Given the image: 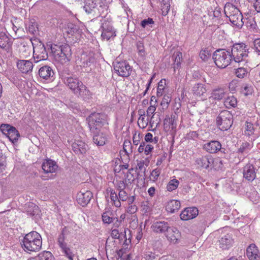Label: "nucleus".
Returning a JSON list of instances; mask_svg holds the SVG:
<instances>
[{"instance_id": "f257e3e1", "label": "nucleus", "mask_w": 260, "mask_h": 260, "mask_svg": "<svg viewBox=\"0 0 260 260\" xmlns=\"http://www.w3.org/2000/svg\"><path fill=\"white\" fill-rule=\"evenodd\" d=\"M61 79L64 84L75 95L80 96L83 98L90 95V92L87 87L76 75L64 74L62 75Z\"/></svg>"}, {"instance_id": "f03ea898", "label": "nucleus", "mask_w": 260, "mask_h": 260, "mask_svg": "<svg viewBox=\"0 0 260 260\" xmlns=\"http://www.w3.org/2000/svg\"><path fill=\"white\" fill-rule=\"evenodd\" d=\"M41 236L36 231H32L25 235L21 242L22 247L27 252L39 251L42 247Z\"/></svg>"}, {"instance_id": "7ed1b4c3", "label": "nucleus", "mask_w": 260, "mask_h": 260, "mask_svg": "<svg viewBox=\"0 0 260 260\" xmlns=\"http://www.w3.org/2000/svg\"><path fill=\"white\" fill-rule=\"evenodd\" d=\"M224 12L233 25L239 28L243 26L244 24L243 15L234 5L230 3H226L224 8Z\"/></svg>"}, {"instance_id": "20e7f679", "label": "nucleus", "mask_w": 260, "mask_h": 260, "mask_svg": "<svg viewBox=\"0 0 260 260\" xmlns=\"http://www.w3.org/2000/svg\"><path fill=\"white\" fill-rule=\"evenodd\" d=\"M51 53L56 60L64 63L70 60L71 56V49L68 44L58 45L51 44L50 46Z\"/></svg>"}, {"instance_id": "39448f33", "label": "nucleus", "mask_w": 260, "mask_h": 260, "mask_svg": "<svg viewBox=\"0 0 260 260\" xmlns=\"http://www.w3.org/2000/svg\"><path fill=\"white\" fill-rule=\"evenodd\" d=\"M76 64L86 73L90 72L94 67L95 59L92 52H84L77 56Z\"/></svg>"}, {"instance_id": "423d86ee", "label": "nucleus", "mask_w": 260, "mask_h": 260, "mask_svg": "<svg viewBox=\"0 0 260 260\" xmlns=\"http://www.w3.org/2000/svg\"><path fill=\"white\" fill-rule=\"evenodd\" d=\"M88 126L92 133L100 131V128L107 123V116L104 114L93 113L91 114L87 118Z\"/></svg>"}, {"instance_id": "0eeeda50", "label": "nucleus", "mask_w": 260, "mask_h": 260, "mask_svg": "<svg viewBox=\"0 0 260 260\" xmlns=\"http://www.w3.org/2000/svg\"><path fill=\"white\" fill-rule=\"evenodd\" d=\"M213 59L218 68H225L232 60L231 52L225 49H218L213 53Z\"/></svg>"}, {"instance_id": "6e6552de", "label": "nucleus", "mask_w": 260, "mask_h": 260, "mask_svg": "<svg viewBox=\"0 0 260 260\" xmlns=\"http://www.w3.org/2000/svg\"><path fill=\"white\" fill-rule=\"evenodd\" d=\"M230 52L232 58L236 62L245 60L249 53L247 46L244 43L234 44Z\"/></svg>"}, {"instance_id": "1a4fd4ad", "label": "nucleus", "mask_w": 260, "mask_h": 260, "mask_svg": "<svg viewBox=\"0 0 260 260\" xmlns=\"http://www.w3.org/2000/svg\"><path fill=\"white\" fill-rule=\"evenodd\" d=\"M233 122V116L228 110L222 111L216 118V123L220 129L224 131L229 129Z\"/></svg>"}, {"instance_id": "9d476101", "label": "nucleus", "mask_w": 260, "mask_h": 260, "mask_svg": "<svg viewBox=\"0 0 260 260\" xmlns=\"http://www.w3.org/2000/svg\"><path fill=\"white\" fill-rule=\"evenodd\" d=\"M220 236L218 242L220 248L223 249H229L234 243L233 235L228 228H224L219 230Z\"/></svg>"}, {"instance_id": "9b49d317", "label": "nucleus", "mask_w": 260, "mask_h": 260, "mask_svg": "<svg viewBox=\"0 0 260 260\" xmlns=\"http://www.w3.org/2000/svg\"><path fill=\"white\" fill-rule=\"evenodd\" d=\"M2 133L6 135L13 144L17 142L20 137L19 132L15 127L9 124H2L0 127Z\"/></svg>"}, {"instance_id": "f8f14e48", "label": "nucleus", "mask_w": 260, "mask_h": 260, "mask_svg": "<svg viewBox=\"0 0 260 260\" xmlns=\"http://www.w3.org/2000/svg\"><path fill=\"white\" fill-rule=\"evenodd\" d=\"M114 69L118 76L123 77H128L132 72L131 67L125 61L116 62L114 65Z\"/></svg>"}, {"instance_id": "ddd939ff", "label": "nucleus", "mask_w": 260, "mask_h": 260, "mask_svg": "<svg viewBox=\"0 0 260 260\" xmlns=\"http://www.w3.org/2000/svg\"><path fill=\"white\" fill-rule=\"evenodd\" d=\"M33 56L36 62L45 60L48 58V53L43 44L39 42L36 46L33 45Z\"/></svg>"}, {"instance_id": "4468645a", "label": "nucleus", "mask_w": 260, "mask_h": 260, "mask_svg": "<svg viewBox=\"0 0 260 260\" xmlns=\"http://www.w3.org/2000/svg\"><path fill=\"white\" fill-rule=\"evenodd\" d=\"M13 42L4 32H0V47L5 50L9 55L11 56L12 53Z\"/></svg>"}, {"instance_id": "2eb2a0df", "label": "nucleus", "mask_w": 260, "mask_h": 260, "mask_svg": "<svg viewBox=\"0 0 260 260\" xmlns=\"http://www.w3.org/2000/svg\"><path fill=\"white\" fill-rule=\"evenodd\" d=\"M57 244L64 254L70 259H72L73 254L71 249L68 247L67 243L65 242V235L63 231L58 237Z\"/></svg>"}, {"instance_id": "dca6fc26", "label": "nucleus", "mask_w": 260, "mask_h": 260, "mask_svg": "<svg viewBox=\"0 0 260 260\" xmlns=\"http://www.w3.org/2000/svg\"><path fill=\"white\" fill-rule=\"evenodd\" d=\"M92 197L90 191L81 190L77 195V201L78 204L84 207L89 203Z\"/></svg>"}, {"instance_id": "f3484780", "label": "nucleus", "mask_w": 260, "mask_h": 260, "mask_svg": "<svg viewBox=\"0 0 260 260\" xmlns=\"http://www.w3.org/2000/svg\"><path fill=\"white\" fill-rule=\"evenodd\" d=\"M213 157L210 155H206L197 158L195 160L196 165L201 169H207L209 168L213 162Z\"/></svg>"}, {"instance_id": "a211bd4d", "label": "nucleus", "mask_w": 260, "mask_h": 260, "mask_svg": "<svg viewBox=\"0 0 260 260\" xmlns=\"http://www.w3.org/2000/svg\"><path fill=\"white\" fill-rule=\"evenodd\" d=\"M176 126L177 122L175 115L166 117L164 121V127L166 132L172 131V133H175Z\"/></svg>"}, {"instance_id": "6ab92c4d", "label": "nucleus", "mask_w": 260, "mask_h": 260, "mask_svg": "<svg viewBox=\"0 0 260 260\" xmlns=\"http://www.w3.org/2000/svg\"><path fill=\"white\" fill-rule=\"evenodd\" d=\"M39 75L40 78L49 81L54 79V73L52 69L48 66H44L39 70Z\"/></svg>"}, {"instance_id": "aec40b11", "label": "nucleus", "mask_w": 260, "mask_h": 260, "mask_svg": "<svg viewBox=\"0 0 260 260\" xmlns=\"http://www.w3.org/2000/svg\"><path fill=\"white\" fill-rule=\"evenodd\" d=\"M198 214V210L195 207L185 208L180 214V218L183 220H188L192 219Z\"/></svg>"}, {"instance_id": "412c9836", "label": "nucleus", "mask_w": 260, "mask_h": 260, "mask_svg": "<svg viewBox=\"0 0 260 260\" xmlns=\"http://www.w3.org/2000/svg\"><path fill=\"white\" fill-rule=\"evenodd\" d=\"M243 177L249 181H252L256 177L253 165L248 164L243 168Z\"/></svg>"}, {"instance_id": "4be33fe9", "label": "nucleus", "mask_w": 260, "mask_h": 260, "mask_svg": "<svg viewBox=\"0 0 260 260\" xmlns=\"http://www.w3.org/2000/svg\"><path fill=\"white\" fill-rule=\"evenodd\" d=\"M169 227V223L165 221L154 222L151 225L153 232L158 234H165Z\"/></svg>"}, {"instance_id": "5701e85b", "label": "nucleus", "mask_w": 260, "mask_h": 260, "mask_svg": "<svg viewBox=\"0 0 260 260\" xmlns=\"http://www.w3.org/2000/svg\"><path fill=\"white\" fill-rule=\"evenodd\" d=\"M203 148L205 151L210 153H215L221 150V145L217 141H211L205 143Z\"/></svg>"}, {"instance_id": "b1692460", "label": "nucleus", "mask_w": 260, "mask_h": 260, "mask_svg": "<svg viewBox=\"0 0 260 260\" xmlns=\"http://www.w3.org/2000/svg\"><path fill=\"white\" fill-rule=\"evenodd\" d=\"M101 27L103 29L101 36L104 39L109 40L111 38L116 36L115 31L111 25H107L106 23L102 22Z\"/></svg>"}, {"instance_id": "393cba45", "label": "nucleus", "mask_w": 260, "mask_h": 260, "mask_svg": "<svg viewBox=\"0 0 260 260\" xmlns=\"http://www.w3.org/2000/svg\"><path fill=\"white\" fill-rule=\"evenodd\" d=\"M246 255L249 260H259L260 253L254 244H250L246 249Z\"/></svg>"}, {"instance_id": "a878e982", "label": "nucleus", "mask_w": 260, "mask_h": 260, "mask_svg": "<svg viewBox=\"0 0 260 260\" xmlns=\"http://www.w3.org/2000/svg\"><path fill=\"white\" fill-rule=\"evenodd\" d=\"M166 238L171 242L176 243L180 236L179 231L174 227L170 226L165 234Z\"/></svg>"}, {"instance_id": "bb28decb", "label": "nucleus", "mask_w": 260, "mask_h": 260, "mask_svg": "<svg viewBox=\"0 0 260 260\" xmlns=\"http://www.w3.org/2000/svg\"><path fill=\"white\" fill-rule=\"evenodd\" d=\"M18 69L23 73H28L33 68V64L28 60H19L17 63Z\"/></svg>"}, {"instance_id": "cd10ccee", "label": "nucleus", "mask_w": 260, "mask_h": 260, "mask_svg": "<svg viewBox=\"0 0 260 260\" xmlns=\"http://www.w3.org/2000/svg\"><path fill=\"white\" fill-rule=\"evenodd\" d=\"M72 149L77 154H84L88 149V145L82 141L78 140L72 144Z\"/></svg>"}, {"instance_id": "c85d7f7f", "label": "nucleus", "mask_w": 260, "mask_h": 260, "mask_svg": "<svg viewBox=\"0 0 260 260\" xmlns=\"http://www.w3.org/2000/svg\"><path fill=\"white\" fill-rule=\"evenodd\" d=\"M99 131L93 133V141L98 146H103L107 141V136L104 132L99 133Z\"/></svg>"}, {"instance_id": "c756f323", "label": "nucleus", "mask_w": 260, "mask_h": 260, "mask_svg": "<svg viewBox=\"0 0 260 260\" xmlns=\"http://www.w3.org/2000/svg\"><path fill=\"white\" fill-rule=\"evenodd\" d=\"M42 168L46 173H53L56 170L57 166L55 161L49 159L46 160L43 163Z\"/></svg>"}, {"instance_id": "7c9ffc66", "label": "nucleus", "mask_w": 260, "mask_h": 260, "mask_svg": "<svg viewBox=\"0 0 260 260\" xmlns=\"http://www.w3.org/2000/svg\"><path fill=\"white\" fill-rule=\"evenodd\" d=\"M97 6L96 3L91 0L88 1V2L86 3L83 7V9L88 14L93 13L94 15H96L99 13V12L96 13V11L99 10V8H97Z\"/></svg>"}, {"instance_id": "2f4dec72", "label": "nucleus", "mask_w": 260, "mask_h": 260, "mask_svg": "<svg viewBox=\"0 0 260 260\" xmlns=\"http://www.w3.org/2000/svg\"><path fill=\"white\" fill-rule=\"evenodd\" d=\"M26 212L28 215L34 217L39 214V207L32 203H28L26 205Z\"/></svg>"}, {"instance_id": "473e14b6", "label": "nucleus", "mask_w": 260, "mask_h": 260, "mask_svg": "<svg viewBox=\"0 0 260 260\" xmlns=\"http://www.w3.org/2000/svg\"><path fill=\"white\" fill-rule=\"evenodd\" d=\"M180 202L179 201L173 200L168 203L166 209L168 212L174 213L180 209Z\"/></svg>"}, {"instance_id": "72a5a7b5", "label": "nucleus", "mask_w": 260, "mask_h": 260, "mask_svg": "<svg viewBox=\"0 0 260 260\" xmlns=\"http://www.w3.org/2000/svg\"><path fill=\"white\" fill-rule=\"evenodd\" d=\"M225 94L226 91L223 88H217L212 91L211 97L216 100H221L224 98Z\"/></svg>"}, {"instance_id": "f704fd0d", "label": "nucleus", "mask_w": 260, "mask_h": 260, "mask_svg": "<svg viewBox=\"0 0 260 260\" xmlns=\"http://www.w3.org/2000/svg\"><path fill=\"white\" fill-rule=\"evenodd\" d=\"M102 221L105 224H109L112 223L115 220V217L113 216V214L110 211L104 212L102 215Z\"/></svg>"}, {"instance_id": "c9c22d12", "label": "nucleus", "mask_w": 260, "mask_h": 260, "mask_svg": "<svg viewBox=\"0 0 260 260\" xmlns=\"http://www.w3.org/2000/svg\"><path fill=\"white\" fill-rule=\"evenodd\" d=\"M252 147L253 144L252 143L244 142L240 145V147L238 148V151L239 153L247 154L249 153Z\"/></svg>"}, {"instance_id": "e433bc0d", "label": "nucleus", "mask_w": 260, "mask_h": 260, "mask_svg": "<svg viewBox=\"0 0 260 260\" xmlns=\"http://www.w3.org/2000/svg\"><path fill=\"white\" fill-rule=\"evenodd\" d=\"M154 24V21L151 18L144 19L140 23V26L146 30H150Z\"/></svg>"}, {"instance_id": "4c0bfd02", "label": "nucleus", "mask_w": 260, "mask_h": 260, "mask_svg": "<svg viewBox=\"0 0 260 260\" xmlns=\"http://www.w3.org/2000/svg\"><path fill=\"white\" fill-rule=\"evenodd\" d=\"M206 90L203 84L201 83L196 84L193 87V93L198 96L203 95Z\"/></svg>"}, {"instance_id": "58836bf2", "label": "nucleus", "mask_w": 260, "mask_h": 260, "mask_svg": "<svg viewBox=\"0 0 260 260\" xmlns=\"http://www.w3.org/2000/svg\"><path fill=\"white\" fill-rule=\"evenodd\" d=\"M237 104V99L234 96H228L224 102V106L229 109L235 107Z\"/></svg>"}, {"instance_id": "ea45409f", "label": "nucleus", "mask_w": 260, "mask_h": 260, "mask_svg": "<svg viewBox=\"0 0 260 260\" xmlns=\"http://www.w3.org/2000/svg\"><path fill=\"white\" fill-rule=\"evenodd\" d=\"M173 57L174 58V69L175 70L180 67L182 59V54L181 52L178 51L174 54Z\"/></svg>"}, {"instance_id": "a19ab883", "label": "nucleus", "mask_w": 260, "mask_h": 260, "mask_svg": "<svg viewBox=\"0 0 260 260\" xmlns=\"http://www.w3.org/2000/svg\"><path fill=\"white\" fill-rule=\"evenodd\" d=\"M137 48L139 55L142 58H144L146 57L147 53L144 48V43L142 41L137 42Z\"/></svg>"}, {"instance_id": "79ce46f5", "label": "nucleus", "mask_w": 260, "mask_h": 260, "mask_svg": "<svg viewBox=\"0 0 260 260\" xmlns=\"http://www.w3.org/2000/svg\"><path fill=\"white\" fill-rule=\"evenodd\" d=\"M255 129L253 127V125L252 123L246 121L245 122V129L244 131L245 135L247 136H250L252 135L254 133Z\"/></svg>"}, {"instance_id": "37998d69", "label": "nucleus", "mask_w": 260, "mask_h": 260, "mask_svg": "<svg viewBox=\"0 0 260 260\" xmlns=\"http://www.w3.org/2000/svg\"><path fill=\"white\" fill-rule=\"evenodd\" d=\"M110 198L113 204L117 208L121 206V204L119 200L118 195L115 192H111Z\"/></svg>"}, {"instance_id": "c03bdc74", "label": "nucleus", "mask_w": 260, "mask_h": 260, "mask_svg": "<svg viewBox=\"0 0 260 260\" xmlns=\"http://www.w3.org/2000/svg\"><path fill=\"white\" fill-rule=\"evenodd\" d=\"M110 198L113 204L117 208L121 206V204L119 200L118 195L115 192H111Z\"/></svg>"}, {"instance_id": "a18cd8bd", "label": "nucleus", "mask_w": 260, "mask_h": 260, "mask_svg": "<svg viewBox=\"0 0 260 260\" xmlns=\"http://www.w3.org/2000/svg\"><path fill=\"white\" fill-rule=\"evenodd\" d=\"M131 171H133V169L129 170L124 176L125 183L128 185L133 183L135 180V176L131 173Z\"/></svg>"}, {"instance_id": "49530a36", "label": "nucleus", "mask_w": 260, "mask_h": 260, "mask_svg": "<svg viewBox=\"0 0 260 260\" xmlns=\"http://www.w3.org/2000/svg\"><path fill=\"white\" fill-rule=\"evenodd\" d=\"M149 120L148 117L146 119L145 114H141L138 118V124L140 127L144 128L147 126Z\"/></svg>"}, {"instance_id": "de8ad7c7", "label": "nucleus", "mask_w": 260, "mask_h": 260, "mask_svg": "<svg viewBox=\"0 0 260 260\" xmlns=\"http://www.w3.org/2000/svg\"><path fill=\"white\" fill-rule=\"evenodd\" d=\"M179 184V182L176 179L170 180L167 186V189L169 191H172L176 189Z\"/></svg>"}, {"instance_id": "09e8293b", "label": "nucleus", "mask_w": 260, "mask_h": 260, "mask_svg": "<svg viewBox=\"0 0 260 260\" xmlns=\"http://www.w3.org/2000/svg\"><path fill=\"white\" fill-rule=\"evenodd\" d=\"M38 257L39 260H52L53 256L50 252L44 251L40 253Z\"/></svg>"}, {"instance_id": "8fccbe9b", "label": "nucleus", "mask_w": 260, "mask_h": 260, "mask_svg": "<svg viewBox=\"0 0 260 260\" xmlns=\"http://www.w3.org/2000/svg\"><path fill=\"white\" fill-rule=\"evenodd\" d=\"M248 70L245 68H239L236 70L235 74L237 77L243 78L248 74Z\"/></svg>"}, {"instance_id": "3c124183", "label": "nucleus", "mask_w": 260, "mask_h": 260, "mask_svg": "<svg viewBox=\"0 0 260 260\" xmlns=\"http://www.w3.org/2000/svg\"><path fill=\"white\" fill-rule=\"evenodd\" d=\"M166 84V80L161 79L158 83V86L157 88V96H161L162 95L165 86L164 84Z\"/></svg>"}, {"instance_id": "603ef678", "label": "nucleus", "mask_w": 260, "mask_h": 260, "mask_svg": "<svg viewBox=\"0 0 260 260\" xmlns=\"http://www.w3.org/2000/svg\"><path fill=\"white\" fill-rule=\"evenodd\" d=\"M155 110L156 106L155 104L150 105L147 109L146 111L147 116L148 117H151L150 119V123H152V119L153 117Z\"/></svg>"}, {"instance_id": "864d4df0", "label": "nucleus", "mask_w": 260, "mask_h": 260, "mask_svg": "<svg viewBox=\"0 0 260 260\" xmlns=\"http://www.w3.org/2000/svg\"><path fill=\"white\" fill-rule=\"evenodd\" d=\"M170 102L171 96L169 94H165L161 100L160 105L163 109H166L168 108Z\"/></svg>"}, {"instance_id": "5fc2aeb1", "label": "nucleus", "mask_w": 260, "mask_h": 260, "mask_svg": "<svg viewBox=\"0 0 260 260\" xmlns=\"http://www.w3.org/2000/svg\"><path fill=\"white\" fill-rule=\"evenodd\" d=\"M122 233V229H112L111 236L113 239H120Z\"/></svg>"}, {"instance_id": "6e6d98bb", "label": "nucleus", "mask_w": 260, "mask_h": 260, "mask_svg": "<svg viewBox=\"0 0 260 260\" xmlns=\"http://www.w3.org/2000/svg\"><path fill=\"white\" fill-rule=\"evenodd\" d=\"M241 91L245 95H249L252 94L253 92V88L251 86L245 84L242 87Z\"/></svg>"}, {"instance_id": "4d7b16f0", "label": "nucleus", "mask_w": 260, "mask_h": 260, "mask_svg": "<svg viewBox=\"0 0 260 260\" xmlns=\"http://www.w3.org/2000/svg\"><path fill=\"white\" fill-rule=\"evenodd\" d=\"M142 210L145 214L149 213L151 211L150 204L147 201L142 202Z\"/></svg>"}, {"instance_id": "13d9d810", "label": "nucleus", "mask_w": 260, "mask_h": 260, "mask_svg": "<svg viewBox=\"0 0 260 260\" xmlns=\"http://www.w3.org/2000/svg\"><path fill=\"white\" fill-rule=\"evenodd\" d=\"M160 172L161 171L159 169L156 168L154 169L151 173L150 180L153 181H155L158 179Z\"/></svg>"}, {"instance_id": "bf43d9fd", "label": "nucleus", "mask_w": 260, "mask_h": 260, "mask_svg": "<svg viewBox=\"0 0 260 260\" xmlns=\"http://www.w3.org/2000/svg\"><path fill=\"white\" fill-rule=\"evenodd\" d=\"M213 162H211L210 167H212L215 170H219L221 169L222 166L221 161L218 159H214L213 157Z\"/></svg>"}, {"instance_id": "052dcab7", "label": "nucleus", "mask_w": 260, "mask_h": 260, "mask_svg": "<svg viewBox=\"0 0 260 260\" xmlns=\"http://www.w3.org/2000/svg\"><path fill=\"white\" fill-rule=\"evenodd\" d=\"M161 8L162 15L166 16L170 10V5L168 3H163L161 4Z\"/></svg>"}, {"instance_id": "680f3d73", "label": "nucleus", "mask_w": 260, "mask_h": 260, "mask_svg": "<svg viewBox=\"0 0 260 260\" xmlns=\"http://www.w3.org/2000/svg\"><path fill=\"white\" fill-rule=\"evenodd\" d=\"M118 195L120 202L126 201L128 199V194L125 190H119Z\"/></svg>"}, {"instance_id": "e2e57ef3", "label": "nucleus", "mask_w": 260, "mask_h": 260, "mask_svg": "<svg viewBox=\"0 0 260 260\" xmlns=\"http://www.w3.org/2000/svg\"><path fill=\"white\" fill-rule=\"evenodd\" d=\"M201 58L203 60H206L211 56V53L208 50H202L200 53Z\"/></svg>"}, {"instance_id": "0e129e2a", "label": "nucleus", "mask_w": 260, "mask_h": 260, "mask_svg": "<svg viewBox=\"0 0 260 260\" xmlns=\"http://www.w3.org/2000/svg\"><path fill=\"white\" fill-rule=\"evenodd\" d=\"M198 138V134L196 131H190L186 136V138L188 140H196Z\"/></svg>"}, {"instance_id": "69168bd1", "label": "nucleus", "mask_w": 260, "mask_h": 260, "mask_svg": "<svg viewBox=\"0 0 260 260\" xmlns=\"http://www.w3.org/2000/svg\"><path fill=\"white\" fill-rule=\"evenodd\" d=\"M137 210L138 208L136 204L129 205L127 208L126 212L129 214H134Z\"/></svg>"}, {"instance_id": "338daca9", "label": "nucleus", "mask_w": 260, "mask_h": 260, "mask_svg": "<svg viewBox=\"0 0 260 260\" xmlns=\"http://www.w3.org/2000/svg\"><path fill=\"white\" fill-rule=\"evenodd\" d=\"M153 149H154V147L153 145L148 144L144 147L143 152H144V154L146 155H150L151 154Z\"/></svg>"}, {"instance_id": "774afa93", "label": "nucleus", "mask_w": 260, "mask_h": 260, "mask_svg": "<svg viewBox=\"0 0 260 260\" xmlns=\"http://www.w3.org/2000/svg\"><path fill=\"white\" fill-rule=\"evenodd\" d=\"M127 185H128L125 183V181L124 179L123 180L118 181L117 183V187L119 191L124 190L125 187Z\"/></svg>"}]
</instances>
